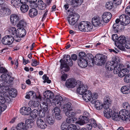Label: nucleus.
<instances>
[{
  "mask_svg": "<svg viewBox=\"0 0 130 130\" xmlns=\"http://www.w3.org/2000/svg\"><path fill=\"white\" fill-rule=\"evenodd\" d=\"M89 120V119L88 117L82 116L81 119L77 123L80 125H83L85 123H88Z\"/></svg>",
  "mask_w": 130,
  "mask_h": 130,
  "instance_id": "34",
  "label": "nucleus"
},
{
  "mask_svg": "<svg viewBox=\"0 0 130 130\" xmlns=\"http://www.w3.org/2000/svg\"><path fill=\"white\" fill-rule=\"evenodd\" d=\"M6 106L3 104L0 105V112H1L4 111L6 108Z\"/></svg>",
  "mask_w": 130,
  "mask_h": 130,
  "instance_id": "59",
  "label": "nucleus"
},
{
  "mask_svg": "<svg viewBox=\"0 0 130 130\" xmlns=\"http://www.w3.org/2000/svg\"><path fill=\"white\" fill-rule=\"evenodd\" d=\"M34 95H35V92L33 91H31L28 92L25 96V98L27 99H29L32 96H34Z\"/></svg>",
  "mask_w": 130,
  "mask_h": 130,
  "instance_id": "51",
  "label": "nucleus"
},
{
  "mask_svg": "<svg viewBox=\"0 0 130 130\" xmlns=\"http://www.w3.org/2000/svg\"><path fill=\"white\" fill-rule=\"evenodd\" d=\"M40 103L38 101H30L28 103V105L31 108L38 107L39 106Z\"/></svg>",
  "mask_w": 130,
  "mask_h": 130,
  "instance_id": "38",
  "label": "nucleus"
},
{
  "mask_svg": "<svg viewBox=\"0 0 130 130\" xmlns=\"http://www.w3.org/2000/svg\"><path fill=\"white\" fill-rule=\"evenodd\" d=\"M14 40V38L12 35H7L2 38L1 41L3 44L8 45L11 44Z\"/></svg>",
  "mask_w": 130,
  "mask_h": 130,
  "instance_id": "12",
  "label": "nucleus"
},
{
  "mask_svg": "<svg viewBox=\"0 0 130 130\" xmlns=\"http://www.w3.org/2000/svg\"><path fill=\"white\" fill-rule=\"evenodd\" d=\"M53 102V105L56 106L52 111L53 115H55V118L57 120H60L62 118L60 114V110L59 108L63 104L62 98L59 95H56L54 98Z\"/></svg>",
  "mask_w": 130,
  "mask_h": 130,
  "instance_id": "2",
  "label": "nucleus"
},
{
  "mask_svg": "<svg viewBox=\"0 0 130 130\" xmlns=\"http://www.w3.org/2000/svg\"><path fill=\"white\" fill-rule=\"evenodd\" d=\"M3 81L0 80V93L3 95L6 93V92L8 91L9 88L8 87L3 86Z\"/></svg>",
  "mask_w": 130,
  "mask_h": 130,
  "instance_id": "26",
  "label": "nucleus"
},
{
  "mask_svg": "<svg viewBox=\"0 0 130 130\" xmlns=\"http://www.w3.org/2000/svg\"><path fill=\"white\" fill-rule=\"evenodd\" d=\"M64 60L62 59L60 60V62L61 63L60 68L61 69L64 68V70L65 72H67L69 70L70 68L69 66H72L73 65V62L72 61V59L74 61H76L77 58V56L75 54H72L71 57L69 55H64Z\"/></svg>",
  "mask_w": 130,
  "mask_h": 130,
  "instance_id": "3",
  "label": "nucleus"
},
{
  "mask_svg": "<svg viewBox=\"0 0 130 130\" xmlns=\"http://www.w3.org/2000/svg\"><path fill=\"white\" fill-rule=\"evenodd\" d=\"M90 57H89L88 58L89 61H88V60H87L85 58H80V59H78V63L79 66L82 68H85L88 65H89V62H90V64L91 62L89 61L90 60Z\"/></svg>",
  "mask_w": 130,
  "mask_h": 130,
  "instance_id": "14",
  "label": "nucleus"
},
{
  "mask_svg": "<svg viewBox=\"0 0 130 130\" xmlns=\"http://www.w3.org/2000/svg\"><path fill=\"white\" fill-rule=\"evenodd\" d=\"M122 106L123 108L124 109H123L122 110H121L119 112V114L120 115V118H121V115L120 113V112L122 111V110H125L126 111V112H130V105L129 103L128 102H124L122 104Z\"/></svg>",
  "mask_w": 130,
  "mask_h": 130,
  "instance_id": "32",
  "label": "nucleus"
},
{
  "mask_svg": "<svg viewBox=\"0 0 130 130\" xmlns=\"http://www.w3.org/2000/svg\"><path fill=\"white\" fill-rule=\"evenodd\" d=\"M125 13L130 16V5L127 6L125 10Z\"/></svg>",
  "mask_w": 130,
  "mask_h": 130,
  "instance_id": "61",
  "label": "nucleus"
},
{
  "mask_svg": "<svg viewBox=\"0 0 130 130\" xmlns=\"http://www.w3.org/2000/svg\"><path fill=\"white\" fill-rule=\"evenodd\" d=\"M101 21L100 20L99 17H94L92 19V24L95 27L101 26L102 25Z\"/></svg>",
  "mask_w": 130,
  "mask_h": 130,
  "instance_id": "23",
  "label": "nucleus"
},
{
  "mask_svg": "<svg viewBox=\"0 0 130 130\" xmlns=\"http://www.w3.org/2000/svg\"><path fill=\"white\" fill-rule=\"evenodd\" d=\"M0 14L3 16H7L10 14L11 11L8 5V3L3 4L0 6Z\"/></svg>",
  "mask_w": 130,
  "mask_h": 130,
  "instance_id": "11",
  "label": "nucleus"
},
{
  "mask_svg": "<svg viewBox=\"0 0 130 130\" xmlns=\"http://www.w3.org/2000/svg\"><path fill=\"white\" fill-rule=\"evenodd\" d=\"M8 31L9 34L11 35H14L16 36V33L17 32V30L16 28L14 27H10L8 30Z\"/></svg>",
  "mask_w": 130,
  "mask_h": 130,
  "instance_id": "41",
  "label": "nucleus"
},
{
  "mask_svg": "<svg viewBox=\"0 0 130 130\" xmlns=\"http://www.w3.org/2000/svg\"><path fill=\"white\" fill-rule=\"evenodd\" d=\"M10 21L11 23L13 25L17 24L20 19L18 15L13 14L11 15L10 17Z\"/></svg>",
  "mask_w": 130,
  "mask_h": 130,
  "instance_id": "21",
  "label": "nucleus"
},
{
  "mask_svg": "<svg viewBox=\"0 0 130 130\" xmlns=\"http://www.w3.org/2000/svg\"><path fill=\"white\" fill-rule=\"evenodd\" d=\"M31 108L28 107H22L20 110L21 113L22 115H28L30 114L31 112Z\"/></svg>",
  "mask_w": 130,
  "mask_h": 130,
  "instance_id": "22",
  "label": "nucleus"
},
{
  "mask_svg": "<svg viewBox=\"0 0 130 130\" xmlns=\"http://www.w3.org/2000/svg\"><path fill=\"white\" fill-rule=\"evenodd\" d=\"M67 1L69 4L71 5L74 8L75 0H67Z\"/></svg>",
  "mask_w": 130,
  "mask_h": 130,
  "instance_id": "57",
  "label": "nucleus"
},
{
  "mask_svg": "<svg viewBox=\"0 0 130 130\" xmlns=\"http://www.w3.org/2000/svg\"><path fill=\"white\" fill-rule=\"evenodd\" d=\"M26 25V23L25 21L22 20L20 21L17 24V26L18 27H24Z\"/></svg>",
  "mask_w": 130,
  "mask_h": 130,
  "instance_id": "44",
  "label": "nucleus"
},
{
  "mask_svg": "<svg viewBox=\"0 0 130 130\" xmlns=\"http://www.w3.org/2000/svg\"><path fill=\"white\" fill-rule=\"evenodd\" d=\"M9 93L10 95L12 98L16 97L17 94V90L13 88H11L9 90Z\"/></svg>",
  "mask_w": 130,
  "mask_h": 130,
  "instance_id": "39",
  "label": "nucleus"
},
{
  "mask_svg": "<svg viewBox=\"0 0 130 130\" xmlns=\"http://www.w3.org/2000/svg\"><path fill=\"white\" fill-rule=\"evenodd\" d=\"M95 98L93 100L94 101V103H92L95 104V107L97 109L99 110L103 108L106 109L110 106L111 103V100L109 98L106 97L104 99V103L103 104L102 102H101L99 100H96L98 98V94L94 95Z\"/></svg>",
  "mask_w": 130,
  "mask_h": 130,
  "instance_id": "4",
  "label": "nucleus"
},
{
  "mask_svg": "<svg viewBox=\"0 0 130 130\" xmlns=\"http://www.w3.org/2000/svg\"><path fill=\"white\" fill-rule=\"evenodd\" d=\"M92 57H90V60L89 61L92 63H95L98 66H101L104 64L107 59L106 56L100 54L96 55L95 58V59L93 56H92Z\"/></svg>",
  "mask_w": 130,
  "mask_h": 130,
  "instance_id": "5",
  "label": "nucleus"
},
{
  "mask_svg": "<svg viewBox=\"0 0 130 130\" xmlns=\"http://www.w3.org/2000/svg\"><path fill=\"white\" fill-rule=\"evenodd\" d=\"M43 95L44 97L47 99L53 98L54 96V94L50 90H47L43 93Z\"/></svg>",
  "mask_w": 130,
  "mask_h": 130,
  "instance_id": "31",
  "label": "nucleus"
},
{
  "mask_svg": "<svg viewBox=\"0 0 130 130\" xmlns=\"http://www.w3.org/2000/svg\"><path fill=\"white\" fill-rule=\"evenodd\" d=\"M88 87L86 85H83L77 88V91L79 94H82L83 99L86 102L89 101L91 103H94V101L93 100L95 98L94 95L97 94V93L92 94L91 91L90 90H87Z\"/></svg>",
  "mask_w": 130,
  "mask_h": 130,
  "instance_id": "1",
  "label": "nucleus"
},
{
  "mask_svg": "<svg viewBox=\"0 0 130 130\" xmlns=\"http://www.w3.org/2000/svg\"><path fill=\"white\" fill-rule=\"evenodd\" d=\"M79 18L80 16L78 13L72 12L68 16L67 19L69 24L73 26L79 20Z\"/></svg>",
  "mask_w": 130,
  "mask_h": 130,
  "instance_id": "8",
  "label": "nucleus"
},
{
  "mask_svg": "<svg viewBox=\"0 0 130 130\" xmlns=\"http://www.w3.org/2000/svg\"><path fill=\"white\" fill-rule=\"evenodd\" d=\"M5 94L3 95V94L0 93V104H3L6 102V100L5 98L3 97L4 96Z\"/></svg>",
  "mask_w": 130,
  "mask_h": 130,
  "instance_id": "52",
  "label": "nucleus"
},
{
  "mask_svg": "<svg viewBox=\"0 0 130 130\" xmlns=\"http://www.w3.org/2000/svg\"><path fill=\"white\" fill-rule=\"evenodd\" d=\"M126 41V38L124 36H121L118 38V41H117V43L121 46H123V45Z\"/></svg>",
  "mask_w": 130,
  "mask_h": 130,
  "instance_id": "33",
  "label": "nucleus"
},
{
  "mask_svg": "<svg viewBox=\"0 0 130 130\" xmlns=\"http://www.w3.org/2000/svg\"><path fill=\"white\" fill-rule=\"evenodd\" d=\"M112 16V14L110 12H105L102 15V20L104 22L107 23L110 21Z\"/></svg>",
  "mask_w": 130,
  "mask_h": 130,
  "instance_id": "17",
  "label": "nucleus"
},
{
  "mask_svg": "<svg viewBox=\"0 0 130 130\" xmlns=\"http://www.w3.org/2000/svg\"><path fill=\"white\" fill-rule=\"evenodd\" d=\"M67 75L66 74H62L61 76V80L64 81H65L67 77Z\"/></svg>",
  "mask_w": 130,
  "mask_h": 130,
  "instance_id": "58",
  "label": "nucleus"
},
{
  "mask_svg": "<svg viewBox=\"0 0 130 130\" xmlns=\"http://www.w3.org/2000/svg\"><path fill=\"white\" fill-rule=\"evenodd\" d=\"M87 25L86 24V21H82L80 22L78 26V28L79 30L81 31L84 32H86L88 31V29H89L88 28L87 29L85 27V26Z\"/></svg>",
  "mask_w": 130,
  "mask_h": 130,
  "instance_id": "25",
  "label": "nucleus"
},
{
  "mask_svg": "<svg viewBox=\"0 0 130 130\" xmlns=\"http://www.w3.org/2000/svg\"><path fill=\"white\" fill-rule=\"evenodd\" d=\"M126 48L127 49H130V42L127 41L124 44Z\"/></svg>",
  "mask_w": 130,
  "mask_h": 130,
  "instance_id": "62",
  "label": "nucleus"
},
{
  "mask_svg": "<svg viewBox=\"0 0 130 130\" xmlns=\"http://www.w3.org/2000/svg\"><path fill=\"white\" fill-rule=\"evenodd\" d=\"M114 5L113 2L109 1L106 3L105 5V7L107 9L110 10L114 7Z\"/></svg>",
  "mask_w": 130,
  "mask_h": 130,
  "instance_id": "43",
  "label": "nucleus"
},
{
  "mask_svg": "<svg viewBox=\"0 0 130 130\" xmlns=\"http://www.w3.org/2000/svg\"><path fill=\"white\" fill-rule=\"evenodd\" d=\"M69 130H78L79 129L78 126V127L76 125L74 124L70 125H69Z\"/></svg>",
  "mask_w": 130,
  "mask_h": 130,
  "instance_id": "50",
  "label": "nucleus"
},
{
  "mask_svg": "<svg viewBox=\"0 0 130 130\" xmlns=\"http://www.w3.org/2000/svg\"><path fill=\"white\" fill-rule=\"evenodd\" d=\"M118 35L116 34H113L112 36V40L114 42H117L118 41L119 38Z\"/></svg>",
  "mask_w": 130,
  "mask_h": 130,
  "instance_id": "56",
  "label": "nucleus"
},
{
  "mask_svg": "<svg viewBox=\"0 0 130 130\" xmlns=\"http://www.w3.org/2000/svg\"><path fill=\"white\" fill-rule=\"evenodd\" d=\"M90 125L94 127L97 126V124L96 121L93 118H92L89 120V121Z\"/></svg>",
  "mask_w": 130,
  "mask_h": 130,
  "instance_id": "47",
  "label": "nucleus"
},
{
  "mask_svg": "<svg viewBox=\"0 0 130 130\" xmlns=\"http://www.w3.org/2000/svg\"><path fill=\"white\" fill-rule=\"evenodd\" d=\"M48 11V10L47 9L46 10L45 12L44 13L43 15V17H42V19L41 20L43 22L44 20L47 15Z\"/></svg>",
  "mask_w": 130,
  "mask_h": 130,
  "instance_id": "63",
  "label": "nucleus"
},
{
  "mask_svg": "<svg viewBox=\"0 0 130 130\" xmlns=\"http://www.w3.org/2000/svg\"><path fill=\"white\" fill-rule=\"evenodd\" d=\"M26 34V30L23 27H21L17 29L16 37L17 38H23L25 35Z\"/></svg>",
  "mask_w": 130,
  "mask_h": 130,
  "instance_id": "18",
  "label": "nucleus"
},
{
  "mask_svg": "<svg viewBox=\"0 0 130 130\" xmlns=\"http://www.w3.org/2000/svg\"><path fill=\"white\" fill-rule=\"evenodd\" d=\"M1 77L4 83L10 84L13 80V78L7 74H3L1 76Z\"/></svg>",
  "mask_w": 130,
  "mask_h": 130,
  "instance_id": "15",
  "label": "nucleus"
},
{
  "mask_svg": "<svg viewBox=\"0 0 130 130\" xmlns=\"http://www.w3.org/2000/svg\"><path fill=\"white\" fill-rule=\"evenodd\" d=\"M121 91L123 94H128L130 93V83L127 85L122 86Z\"/></svg>",
  "mask_w": 130,
  "mask_h": 130,
  "instance_id": "27",
  "label": "nucleus"
},
{
  "mask_svg": "<svg viewBox=\"0 0 130 130\" xmlns=\"http://www.w3.org/2000/svg\"><path fill=\"white\" fill-rule=\"evenodd\" d=\"M66 115L68 117H71L72 118H76L75 117V113L73 112H71V111H70L69 112H66L65 113Z\"/></svg>",
  "mask_w": 130,
  "mask_h": 130,
  "instance_id": "45",
  "label": "nucleus"
},
{
  "mask_svg": "<svg viewBox=\"0 0 130 130\" xmlns=\"http://www.w3.org/2000/svg\"><path fill=\"white\" fill-rule=\"evenodd\" d=\"M20 8L21 11L23 13L26 12L29 9V7L28 5L25 3H24L23 2Z\"/></svg>",
  "mask_w": 130,
  "mask_h": 130,
  "instance_id": "37",
  "label": "nucleus"
},
{
  "mask_svg": "<svg viewBox=\"0 0 130 130\" xmlns=\"http://www.w3.org/2000/svg\"><path fill=\"white\" fill-rule=\"evenodd\" d=\"M38 13V11L37 9L35 8H31L28 10V15L30 18H34L37 15Z\"/></svg>",
  "mask_w": 130,
  "mask_h": 130,
  "instance_id": "20",
  "label": "nucleus"
},
{
  "mask_svg": "<svg viewBox=\"0 0 130 130\" xmlns=\"http://www.w3.org/2000/svg\"><path fill=\"white\" fill-rule=\"evenodd\" d=\"M83 2V0H75L74 7H77L81 5Z\"/></svg>",
  "mask_w": 130,
  "mask_h": 130,
  "instance_id": "53",
  "label": "nucleus"
},
{
  "mask_svg": "<svg viewBox=\"0 0 130 130\" xmlns=\"http://www.w3.org/2000/svg\"><path fill=\"white\" fill-rule=\"evenodd\" d=\"M38 118L37 121V123L38 127L41 129H44L46 128L47 125L45 123L41 118Z\"/></svg>",
  "mask_w": 130,
  "mask_h": 130,
  "instance_id": "24",
  "label": "nucleus"
},
{
  "mask_svg": "<svg viewBox=\"0 0 130 130\" xmlns=\"http://www.w3.org/2000/svg\"><path fill=\"white\" fill-rule=\"evenodd\" d=\"M113 71L114 74H118L119 77H122L128 73L129 70L126 68H123L122 67H121L120 64H119L117 66Z\"/></svg>",
  "mask_w": 130,
  "mask_h": 130,
  "instance_id": "7",
  "label": "nucleus"
},
{
  "mask_svg": "<svg viewBox=\"0 0 130 130\" xmlns=\"http://www.w3.org/2000/svg\"><path fill=\"white\" fill-rule=\"evenodd\" d=\"M109 107V106L106 109H105L104 111V116L107 118L111 117L112 115V110Z\"/></svg>",
  "mask_w": 130,
  "mask_h": 130,
  "instance_id": "30",
  "label": "nucleus"
},
{
  "mask_svg": "<svg viewBox=\"0 0 130 130\" xmlns=\"http://www.w3.org/2000/svg\"><path fill=\"white\" fill-rule=\"evenodd\" d=\"M125 110H122L120 112L121 115V120L123 121L129 120L130 121V112H127Z\"/></svg>",
  "mask_w": 130,
  "mask_h": 130,
  "instance_id": "19",
  "label": "nucleus"
},
{
  "mask_svg": "<svg viewBox=\"0 0 130 130\" xmlns=\"http://www.w3.org/2000/svg\"><path fill=\"white\" fill-rule=\"evenodd\" d=\"M38 111L36 109H34L30 113V116L34 120L36 119L39 115Z\"/></svg>",
  "mask_w": 130,
  "mask_h": 130,
  "instance_id": "40",
  "label": "nucleus"
},
{
  "mask_svg": "<svg viewBox=\"0 0 130 130\" xmlns=\"http://www.w3.org/2000/svg\"><path fill=\"white\" fill-rule=\"evenodd\" d=\"M40 106H42L43 110H40L38 111V115L41 118L44 117L45 116V113L48 110V104L46 102H43L40 104Z\"/></svg>",
  "mask_w": 130,
  "mask_h": 130,
  "instance_id": "13",
  "label": "nucleus"
},
{
  "mask_svg": "<svg viewBox=\"0 0 130 130\" xmlns=\"http://www.w3.org/2000/svg\"><path fill=\"white\" fill-rule=\"evenodd\" d=\"M37 5L39 9L41 10L45 9L46 7V4L41 0L38 1Z\"/></svg>",
  "mask_w": 130,
  "mask_h": 130,
  "instance_id": "35",
  "label": "nucleus"
},
{
  "mask_svg": "<svg viewBox=\"0 0 130 130\" xmlns=\"http://www.w3.org/2000/svg\"><path fill=\"white\" fill-rule=\"evenodd\" d=\"M86 24L87 25L85 26V27L87 29L88 28H89V29H88V31L86 32H87L88 31H91L92 30L93 28V26L89 22L86 21Z\"/></svg>",
  "mask_w": 130,
  "mask_h": 130,
  "instance_id": "48",
  "label": "nucleus"
},
{
  "mask_svg": "<svg viewBox=\"0 0 130 130\" xmlns=\"http://www.w3.org/2000/svg\"><path fill=\"white\" fill-rule=\"evenodd\" d=\"M79 59H80V58H85L86 56L85 53L83 52H81L79 53Z\"/></svg>",
  "mask_w": 130,
  "mask_h": 130,
  "instance_id": "54",
  "label": "nucleus"
},
{
  "mask_svg": "<svg viewBox=\"0 0 130 130\" xmlns=\"http://www.w3.org/2000/svg\"><path fill=\"white\" fill-rule=\"evenodd\" d=\"M22 0H12L11 3V4L16 8H18L22 4Z\"/></svg>",
  "mask_w": 130,
  "mask_h": 130,
  "instance_id": "36",
  "label": "nucleus"
},
{
  "mask_svg": "<svg viewBox=\"0 0 130 130\" xmlns=\"http://www.w3.org/2000/svg\"><path fill=\"white\" fill-rule=\"evenodd\" d=\"M34 125V121L31 119L26 120L25 124L21 122L16 126L17 130H27L28 128H31Z\"/></svg>",
  "mask_w": 130,
  "mask_h": 130,
  "instance_id": "6",
  "label": "nucleus"
},
{
  "mask_svg": "<svg viewBox=\"0 0 130 130\" xmlns=\"http://www.w3.org/2000/svg\"><path fill=\"white\" fill-rule=\"evenodd\" d=\"M77 83L73 78H70L67 80L66 85L68 88H73L76 86Z\"/></svg>",
  "mask_w": 130,
  "mask_h": 130,
  "instance_id": "16",
  "label": "nucleus"
},
{
  "mask_svg": "<svg viewBox=\"0 0 130 130\" xmlns=\"http://www.w3.org/2000/svg\"><path fill=\"white\" fill-rule=\"evenodd\" d=\"M111 116L112 119L116 121H118L120 118L121 119L119 113L116 110L112 111Z\"/></svg>",
  "mask_w": 130,
  "mask_h": 130,
  "instance_id": "28",
  "label": "nucleus"
},
{
  "mask_svg": "<svg viewBox=\"0 0 130 130\" xmlns=\"http://www.w3.org/2000/svg\"><path fill=\"white\" fill-rule=\"evenodd\" d=\"M8 72L7 70L5 68L3 67H1L0 68V73H7Z\"/></svg>",
  "mask_w": 130,
  "mask_h": 130,
  "instance_id": "60",
  "label": "nucleus"
},
{
  "mask_svg": "<svg viewBox=\"0 0 130 130\" xmlns=\"http://www.w3.org/2000/svg\"><path fill=\"white\" fill-rule=\"evenodd\" d=\"M124 80L125 83L130 82V74L126 75L124 78Z\"/></svg>",
  "mask_w": 130,
  "mask_h": 130,
  "instance_id": "55",
  "label": "nucleus"
},
{
  "mask_svg": "<svg viewBox=\"0 0 130 130\" xmlns=\"http://www.w3.org/2000/svg\"><path fill=\"white\" fill-rule=\"evenodd\" d=\"M120 22L121 25H127L130 23L129 18L128 16L124 14L121 15L120 16L119 19H117L115 21V22L117 24H118Z\"/></svg>",
  "mask_w": 130,
  "mask_h": 130,
  "instance_id": "10",
  "label": "nucleus"
},
{
  "mask_svg": "<svg viewBox=\"0 0 130 130\" xmlns=\"http://www.w3.org/2000/svg\"><path fill=\"white\" fill-rule=\"evenodd\" d=\"M66 120V121L68 123H74V121L77 120L76 118H72L71 117H68Z\"/></svg>",
  "mask_w": 130,
  "mask_h": 130,
  "instance_id": "46",
  "label": "nucleus"
},
{
  "mask_svg": "<svg viewBox=\"0 0 130 130\" xmlns=\"http://www.w3.org/2000/svg\"><path fill=\"white\" fill-rule=\"evenodd\" d=\"M46 122L49 125H52L55 123V120L52 117L49 116L47 117L46 119Z\"/></svg>",
  "mask_w": 130,
  "mask_h": 130,
  "instance_id": "42",
  "label": "nucleus"
},
{
  "mask_svg": "<svg viewBox=\"0 0 130 130\" xmlns=\"http://www.w3.org/2000/svg\"><path fill=\"white\" fill-rule=\"evenodd\" d=\"M69 125L66 123H62L61 126V130H69Z\"/></svg>",
  "mask_w": 130,
  "mask_h": 130,
  "instance_id": "49",
  "label": "nucleus"
},
{
  "mask_svg": "<svg viewBox=\"0 0 130 130\" xmlns=\"http://www.w3.org/2000/svg\"><path fill=\"white\" fill-rule=\"evenodd\" d=\"M72 104L70 102H68L67 103L64 104L63 105V108L64 112L65 113L66 112H69L73 110V108L71 106Z\"/></svg>",
  "mask_w": 130,
  "mask_h": 130,
  "instance_id": "29",
  "label": "nucleus"
},
{
  "mask_svg": "<svg viewBox=\"0 0 130 130\" xmlns=\"http://www.w3.org/2000/svg\"><path fill=\"white\" fill-rule=\"evenodd\" d=\"M119 64L118 61H117V58L115 57L112 58V61L107 62L106 64L105 67L107 70H114L115 68L117 67V66Z\"/></svg>",
  "mask_w": 130,
  "mask_h": 130,
  "instance_id": "9",
  "label": "nucleus"
},
{
  "mask_svg": "<svg viewBox=\"0 0 130 130\" xmlns=\"http://www.w3.org/2000/svg\"><path fill=\"white\" fill-rule=\"evenodd\" d=\"M84 115L82 116L88 117V118L90 117V115L89 113L87 111H85L83 113Z\"/></svg>",
  "mask_w": 130,
  "mask_h": 130,
  "instance_id": "64",
  "label": "nucleus"
}]
</instances>
